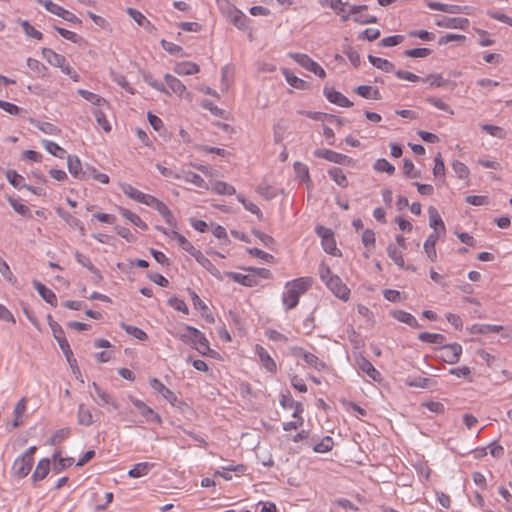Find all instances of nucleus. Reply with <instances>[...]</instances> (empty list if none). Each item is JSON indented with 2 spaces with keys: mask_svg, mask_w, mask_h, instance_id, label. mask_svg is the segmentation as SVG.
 <instances>
[{
  "mask_svg": "<svg viewBox=\"0 0 512 512\" xmlns=\"http://www.w3.org/2000/svg\"><path fill=\"white\" fill-rule=\"evenodd\" d=\"M60 216L66 221L68 225H70L71 227L78 228L81 235H85V228L83 227L81 221L78 218L72 216L67 212L60 214Z\"/></svg>",
  "mask_w": 512,
  "mask_h": 512,
  "instance_id": "nucleus-54",
  "label": "nucleus"
},
{
  "mask_svg": "<svg viewBox=\"0 0 512 512\" xmlns=\"http://www.w3.org/2000/svg\"><path fill=\"white\" fill-rule=\"evenodd\" d=\"M393 318L397 319L399 322L405 323L412 328H420V324L417 319L410 313L403 310H394L391 312Z\"/></svg>",
  "mask_w": 512,
  "mask_h": 512,
  "instance_id": "nucleus-21",
  "label": "nucleus"
},
{
  "mask_svg": "<svg viewBox=\"0 0 512 512\" xmlns=\"http://www.w3.org/2000/svg\"><path fill=\"white\" fill-rule=\"evenodd\" d=\"M121 327L126 331L127 334L135 337L138 340L144 341L148 338L147 334L140 328L121 323Z\"/></svg>",
  "mask_w": 512,
  "mask_h": 512,
  "instance_id": "nucleus-46",
  "label": "nucleus"
},
{
  "mask_svg": "<svg viewBox=\"0 0 512 512\" xmlns=\"http://www.w3.org/2000/svg\"><path fill=\"white\" fill-rule=\"evenodd\" d=\"M281 405L285 408H295V411L293 413V417L296 418L298 417L302 412H303V407H302V404L301 403H295L293 399L291 398H285L283 397V399L281 400Z\"/></svg>",
  "mask_w": 512,
  "mask_h": 512,
  "instance_id": "nucleus-59",
  "label": "nucleus"
},
{
  "mask_svg": "<svg viewBox=\"0 0 512 512\" xmlns=\"http://www.w3.org/2000/svg\"><path fill=\"white\" fill-rule=\"evenodd\" d=\"M403 54L412 58H424L431 54V50L428 48H414L405 50Z\"/></svg>",
  "mask_w": 512,
  "mask_h": 512,
  "instance_id": "nucleus-61",
  "label": "nucleus"
},
{
  "mask_svg": "<svg viewBox=\"0 0 512 512\" xmlns=\"http://www.w3.org/2000/svg\"><path fill=\"white\" fill-rule=\"evenodd\" d=\"M33 286L44 301L54 307L57 306V297L51 289L47 288L44 284L36 280L33 281Z\"/></svg>",
  "mask_w": 512,
  "mask_h": 512,
  "instance_id": "nucleus-17",
  "label": "nucleus"
},
{
  "mask_svg": "<svg viewBox=\"0 0 512 512\" xmlns=\"http://www.w3.org/2000/svg\"><path fill=\"white\" fill-rule=\"evenodd\" d=\"M331 9H333L338 15H341L342 21H347L349 19V14L345 12V6L347 3L342 0H325Z\"/></svg>",
  "mask_w": 512,
  "mask_h": 512,
  "instance_id": "nucleus-41",
  "label": "nucleus"
},
{
  "mask_svg": "<svg viewBox=\"0 0 512 512\" xmlns=\"http://www.w3.org/2000/svg\"><path fill=\"white\" fill-rule=\"evenodd\" d=\"M150 386L159 394H161L170 404L173 406L178 402V398L176 394L167 388L160 380L157 378H152L150 380Z\"/></svg>",
  "mask_w": 512,
  "mask_h": 512,
  "instance_id": "nucleus-13",
  "label": "nucleus"
},
{
  "mask_svg": "<svg viewBox=\"0 0 512 512\" xmlns=\"http://www.w3.org/2000/svg\"><path fill=\"white\" fill-rule=\"evenodd\" d=\"M332 293L341 300L347 301L349 299L350 290L342 282L339 276L330 279V282L326 285Z\"/></svg>",
  "mask_w": 512,
  "mask_h": 512,
  "instance_id": "nucleus-9",
  "label": "nucleus"
},
{
  "mask_svg": "<svg viewBox=\"0 0 512 512\" xmlns=\"http://www.w3.org/2000/svg\"><path fill=\"white\" fill-rule=\"evenodd\" d=\"M429 212V225L434 229V231H438L440 228L442 231H445V225L443 220L441 219L438 211L434 207H430L428 209Z\"/></svg>",
  "mask_w": 512,
  "mask_h": 512,
  "instance_id": "nucleus-37",
  "label": "nucleus"
},
{
  "mask_svg": "<svg viewBox=\"0 0 512 512\" xmlns=\"http://www.w3.org/2000/svg\"><path fill=\"white\" fill-rule=\"evenodd\" d=\"M256 191L266 200L273 199L277 195L276 190L267 184H260Z\"/></svg>",
  "mask_w": 512,
  "mask_h": 512,
  "instance_id": "nucleus-58",
  "label": "nucleus"
},
{
  "mask_svg": "<svg viewBox=\"0 0 512 512\" xmlns=\"http://www.w3.org/2000/svg\"><path fill=\"white\" fill-rule=\"evenodd\" d=\"M324 95L329 102L336 104L338 106H341V107L353 106V102H351L346 96H344L339 91H336L334 88L325 86Z\"/></svg>",
  "mask_w": 512,
  "mask_h": 512,
  "instance_id": "nucleus-11",
  "label": "nucleus"
},
{
  "mask_svg": "<svg viewBox=\"0 0 512 512\" xmlns=\"http://www.w3.org/2000/svg\"><path fill=\"white\" fill-rule=\"evenodd\" d=\"M373 168L378 172H386L389 175L395 172V167L384 158L378 159L374 163Z\"/></svg>",
  "mask_w": 512,
  "mask_h": 512,
  "instance_id": "nucleus-51",
  "label": "nucleus"
},
{
  "mask_svg": "<svg viewBox=\"0 0 512 512\" xmlns=\"http://www.w3.org/2000/svg\"><path fill=\"white\" fill-rule=\"evenodd\" d=\"M387 254L389 258L401 269L405 268V262L402 252L394 245L390 244L387 247Z\"/></svg>",
  "mask_w": 512,
  "mask_h": 512,
  "instance_id": "nucleus-33",
  "label": "nucleus"
},
{
  "mask_svg": "<svg viewBox=\"0 0 512 512\" xmlns=\"http://www.w3.org/2000/svg\"><path fill=\"white\" fill-rule=\"evenodd\" d=\"M78 423L83 426H90L93 423L91 410L84 404H80L77 413Z\"/></svg>",
  "mask_w": 512,
  "mask_h": 512,
  "instance_id": "nucleus-32",
  "label": "nucleus"
},
{
  "mask_svg": "<svg viewBox=\"0 0 512 512\" xmlns=\"http://www.w3.org/2000/svg\"><path fill=\"white\" fill-rule=\"evenodd\" d=\"M50 471V460L47 458L41 459L32 474V480L34 482L43 480Z\"/></svg>",
  "mask_w": 512,
  "mask_h": 512,
  "instance_id": "nucleus-26",
  "label": "nucleus"
},
{
  "mask_svg": "<svg viewBox=\"0 0 512 512\" xmlns=\"http://www.w3.org/2000/svg\"><path fill=\"white\" fill-rule=\"evenodd\" d=\"M154 466L155 464L150 462L137 463L128 471V476L130 478H140L146 476Z\"/></svg>",
  "mask_w": 512,
  "mask_h": 512,
  "instance_id": "nucleus-23",
  "label": "nucleus"
},
{
  "mask_svg": "<svg viewBox=\"0 0 512 512\" xmlns=\"http://www.w3.org/2000/svg\"><path fill=\"white\" fill-rule=\"evenodd\" d=\"M322 246L326 253L334 256L337 255L336 252L338 251V249L336 247V242L332 235H324L322 237Z\"/></svg>",
  "mask_w": 512,
  "mask_h": 512,
  "instance_id": "nucleus-48",
  "label": "nucleus"
},
{
  "mask_svg": "<svg viewBox=\"0 0 512 512\" xmlns=\"http://www.w3.org/2000/svg\"><path fill=\"white\" fill-rule=\"evenodd\" d=\"M357 365L359 369L365 373L368 377H370L374 381H378L380 379V372L373 366V364L364 357H361L357 360Z\"/></svg>",
  "mask_w": 512,
  "mask_h": 512,
  "instance_id": "nucleus-18",
  "label": "nucleus"
},
{
  "mask_svg": "<svg viewBox=\"0 0 512 512\" xmlns=\"http://www.w3.org/2000/svg\"><path fill=\"white\" fill-rule=\"evenodd\" d=\"M231 22L240 30H244L247 28V24L249 19L245 14H243L239 10H235L233 14H231Z\"/></svg>",
  "mask_w": 512,
  "mask_h": 512,
  "instance_id": "nucleus-43",
  "label": "nucleus"
},
{
  "mask_svg": "<svg viewBox=\"0 0 512 512\" xmlns=\"http://www.w3.org/2000/svg\"><path fill=\"white\" fill-rule=\"evenodd\" d=\"M452 167L458 178L465 179L468 177L469 170L464 163L456 160L453 162Z\"/></svg>",
  "mask_w": 512,
  "mask_h": 512,
  "instance_id": "nucleus-64",
  "label": "nucleus"
},
{
  "mask_svg": "<svg viewBox=\"0 0 512 512\" xmlns=\"http://www.w3.org/2000/svg\"><path fill=\"white\" fill-rule=\"evenodd\" d=\"M53 457L55 460L58 458V461L54 464L53 467L56 473H60L65 468L71 466L74 462L73 458H61L60 452H56Z\"/></svg>",
  "mask_w": 512,
  "mask_h": 512,
  "instance_id": "nucleus-49",
  "label": "nucleus"
},
{
  "mask_svg": "<svg viewBox=\"0 0 512 512\" xmlns=\"http://www.w3.org/2000/svg\"><path fill=\"white\" fill-rule=\"evenodd\" d=\"M200 70L196 63L190 61H184L177 63L174 67V72L178 75H193L198 73Z\"/></svg>",
  "mask_w": 512,
  "mask_h": 512,
  "instance_id": "nucleus-24",
  "label": "nucleus"
},
{
  "mask_svg": "<svg viewBox=\"0 0 512 512\" xmlns=\"http://www.w3.org/2000/svg\"><path fill=\"white\" fill-rule=\"evenodd\" d=\"M164 79L166 84L172 90L173 93L179 96H183V94L186 92V86L175 76L166 74L164 76Z\"/></svg>",
  "mask_w": 512,
  "mask_h": 512,
  "instance_id": "nucleus-29",
  "label": "nucleus"
},
{
  "mask_svg": "<svg viewBox=\"0 0 512 512\" xmlns=\"http://www.w3.org/2000/svg\"><path fill=\"white\" fill-rule=\"evenodd\" d=\"M303 360L318 371H321L323 368H325V363L312 353L305 352L303 354Z\"/></svg>",
  "mask_w": 512,
  "mask_h": 512,
  "instance_id": "nucleus-47",
  "label": "nucleus"
},
{
  "mask_svg": "<svg viewBox=\"0 0 512 512\" xmlns=\"http://www.w3.org/2000/svg\"><path fill=\"white\" fill-rule=\"evenodd\" d=\"M313 279L311 277H300L286 283V292L282 296V302L287 310L295 308L299 303L301 295L311 287Z\"/></svg>",
  "mask_w": 512,
  "mask_h": 512,
  "instance_id": "nucleus-1",
  "label": "nucleus"
},
{
  "mask_svg": "<svg viewBox=\"0 0 512 512\" xmlns=\"http://www.w3.org/2000/svg\"><path fill=\"white\" fill-rule=\"evenodd\" d=\"M299 65L308 71H313V68L318 64L312 60L308 55L301 53H294L290 55Z\"/></svg>",
  "mask_w": 512,
  "mask_h": 512,
  "instance_id": "nucleus-35",
  "label": "nucleus"
},
{
  "mask_svg": "<svg viewBox=\"0 0 512 512\" xmlns=\"http://www.w3.org/2000/svg\"><path fill=\"white\" fill-rule=\"evenodd\" d=\"M45 9L61 18H63L64 20L68 21V22H72V23H76V24H80L81 21L80 19L74 15L73 13H71L70 11L64 9L63 7H61L60 5L58 4H55L53 2H47L45 4Z\"/></svg>",
  "mask_w": 512,
  "mask_h": 512,
  "instance_id": "nucleus-10",
  "label": "nucleus"
},
{
  "mask_svg": "<svg viewBox=\"0 0 512 512\" xmlns=\"http://www.w3.org/2000/svg\"><path fill=\"white\" fill-rule=\"evenodd\" d=\"M67 165L68 170L71 173L72 176L75 178H78L80 180L83 179V167L81 164L80 159L75 155H68L67 156Z\"/></svg>",
  "mask_w": 512,
  "mask_h": 512,
  "instance_id": "nucleus-20",
  "label": "nucleus"
},
{
  "mask_svg": "<svg viewBox=\"0 0 512 512\" xmlns=\"http://www.w3.org/2000/svg\"><path fill=\"white\" fill-rule=\"evenodd\" d=\"M333 445V439L330 436H326L314 446V451L317 453H326L332 450Z\"/></svg>",
  "mask_w": 512,
  "mask_h": 512,
  "instance_id": "nucleus-52",
  "label": "nucleus"
},
{
  "mask_svg": "<svg viewBox=\"0 0 512 512\" xmlns=\"http://www.w3.org/2000/svg\"><path fill=\"white\" fill-rule=\"evenodd\" d=\"M238 200H239V202H241L244 205L246 210H248L252 214H255L259 219L262 218L263 214H262L260 208L256 204H254L250 201H247L243 196H240V195L238 196Z\"/></svg>",
  "mask_w": 512,
  "mask_h": 512,
  "instance_id": "nucleus-62",
  "label": "nucleus"
},
{
  "mask_svg": "<svg viewBox=\"0 0 512 512\" xmlns=\"http://www.w3.org/2000/svg\"><path fill=\"white\" fill-rule=\"evenodd\" d=\"M427 6L432 10L442 11L450 14H470V7L468 6L451 5L434 1L427 2Z\"/></svg>",
  "mask_w": 512,
  "mask_h": 512,
  "instance_id": "nucleus-8",
  "label": "nucleus"
},
{
  "mask_svg": "<svg viewBox=\"0 0 512 512\" xmlns=\"http://www.w3.org/2000/svg\"><path fill=\"white\" fill-rule=\"evenodd\" d=\"M174 178L183 179L185 182L192 183L199 188L206 186L205 180L199 174L192 171H183L182 174H175Z\"/></svg>",
  "mask_w": 512,
  "mask_h": 512,
  "instance_id": "nucleus-22",
  "label": "nucleus"
},
{
  "mask_svg": "<svg viewBox=\"0 0 512 512\" xmlns=\"http://www.w3.org/2000/svg\"><path fill=\"white\" fill-rule=\"evenodd\" d=\"M21 26L28 37H32L37 40H41L43 38V34L36 30L27 20L22 21Z\"/></svg>",
  "mask_w": 512,
  "mask_h": 512,
  "instance_id": "nucleus-57",
  "label": "nucleus"
},
{
  "mask_svg": "<svg viewBox=\"0 0 512 512\" xmlns=\"http://www.w3.org/2000/svg\"><path fill=\"white\" fill-rule=\"evenodd\" d=\"M133 405L137 408L142 416H144L148 421L161 423V417L155 413L149 406H147L143 401L139 399L132 398Z\"/></svg>",
  "mask_w": 512,
  "mask_h": 512,
  "instance_id": "nucleus-14",
  "label": "nucleus"
},
{
  "mask_svg": "<svg viewBox=\"0 0 512 512\" xmlns=\"http://www.w3.org/2000/svg\"><path fill=\"white\" fill-rule=\"evenodd\" d=\"M75 259L81 266L87 268L91 273H93L94 282L99 283L103 279L100 270L93 265L88 256L76 251Z\"/></svg>",
  "mask_w": 512,
  "mask_h": 512,
  "instance_id": "nucleus-15",
  "label": "nucleus"
},
{
  "mask_svg": "<svg viewBox=\"0 0 512 512\" xmlns=\"http://www.w3.org/2000/svg\"><path fill=\"white\" fill-rule=\"evenodd\" d=\"M200 334L201 332L198 329L189 325H183L182 327L178 328L175 336L184 343L195 346L197 345V338Z\"/></svg>",
  "mask_w": 512,
  "mask_h": 512,
  "instance_id": "nucleus-5",
  "label": "nucleus"
},
{
  "mask_svg": "<svg viewBox=\"0 0 512 512\" xmlns=\"http://www.w3.org/2000/svg\"><path fill=\"white\" fill-rule=\"evenodd\" d=\"M438 238H439L438 231H434L433 233H431L428 236L427 240L424 243V250H425L428 258H430L432 261H435L436 257H437L435 245L438 241Z\"/></svg>",
  "mask_w": 512,
  "mask_h": 512,
  "instance_id": "nucleus-27",
  "label": "nucleus"
},
{
  "mask_svg": "<svg viewBox=\"0 0 512 512\" xmlns=\"http://www.w3.org/2000/svg\"><path fill=\"white\" fill-rule=\"evenodd\" d=\"M403 41H404L403 35H393V36H388V37L383 38L379 42L378 45L382 46V47H393V46H396V45L402 43Z\"/></svg>",
  "mask_w": 512,
  "mask_h": 512,
  "instance_id": "nucleus-60",
  "label": "nucleus"
},
{
  "mask_svg": "<svg viewBox=\"0 0 512 512\" xmlns=\"http://www.w3.org/2000/svg\"><path fill=\"white\" fill-rule=\"evenodd\" d=\"M256 353L257 355L259 356V359L262 363V365L265 367V369L269 372H275L276 371V363L275 361L271 358V356L269 355V353L267 352V350L262 347L261 345H256Z\"/></svg>",
  "mask_w": 512,
  "mask_h": 512,
  "instance_id": "nucleus-19",
  "label": "nucleus"
},
{
  "mask_svg": "<svg viewBox=\"0 0 512 512\" xmlns=\"http://www.w3.org/2000/svg\"><path fill=\"white\" fill-rule=\"evenodd\" d=\"M93 114L98 125L101 126L105 132H110L111 126L106 118L105 113L99 108H97L93 111Z\"/></svg>",
  "mask_w": 512,
  "mask_h": 512,
  "instance_id": "nucleus-55",
  "label": "nucleus"
},
{
  "mask_svg": "<svg viewBox=\"0 0 512 512\" xmlns=\"http://www.w3.org/2000/svg\"><path fill=\"white\" fill-rule=\"evenodd\" d=\"M355 93L366 99L380 100L381 94L377 88H373L370 85H360L355 88Z\"/></svg>",
  "mask_w": 512,
  "mask_h": 512,
  "instance_id": "nucleus-28",
  "label": "nucleus"
},
{
  "mask_svg": "<svg viewBox=\"0 0 512 512\" xmlns=\"http://www.w3.org/2000/svg\"><path fill=\"white\" fill-rule=\"evenodd\" d=\"M439 357L448 364H455L459 361L462 353V346L457 343L442 345L439 348Z\"/></svg>",
  "mask_w": 512,
  "mask_h": 512,
  "instance_id": "nucleus-2",
  "label": "nucleus"
},
{
  "mask_svg": "<svg viewBox=\"0 0 512 512\" xmlns=\"http://www.w3.org/2000/svg\"><path fill=\"white\" fill-rule=\"evenodd\" d=\"M314 155L317 158L325 159L336 164L349 165L353 162L352 158L330 149H316Z\"/></svg>",
  "mask_w": 512,
  "mask_h": 512,
  "instance_id": "nucleus-3",
  "label": "nucleus"
},
{
  "mask_svg": "<svg viewBox=\"0 0 512 512\" xmlns=\"http://www.w3.org/2000/svg\"><path fill=\"white\" fill-rule=\"evenodd\" d=\"M33 460L27 457H17L12 466L13 476L22 479L25 478L31 471Z\"/></svg>",
  "mask_w": 512,
  "mask_h": 512,
  "instance_id": "nucleus-6",
  "label": "nucleus"
},
{
  "mask_svg": "<svg viewBox=\"0 0 512 512\" xmlns=\"http://www.w3.org/2000/svg\"><path fill=\"white\" fill-rule=\"evenodd\" d=\"M328 175L341 187L348 186V180L343 170L338 167H333L328 170Z\"/></svg>",
  "mask_w": 512,
  "mask_h": 512,
  "instance_id": "nucleus-39",
  "label": "nucleus"
},
{
  "mask_svg": "<svg viewBox=\"0 0 512 512\" xmlns=\"http://www.w3.org/2000/svg\"><path fill=\"white\" fill-rule=\"evenodd\" d=\"M6 178L9 183L17 189H21L23 188V185H26L24 183V177L18 174L15 170H8L6 172Z\"/></svg>",
  "mask_w": 512,
  "mask_h": 512,
  "instance_id": "nucleus-44",
  "label": "nucleus"
},
{
  "mask_svg": "<svg viewBox=\"0 0 512 512\" xmlns=\"http://www.w3.org/2000/svg\"><path fill=\"white\" fill-rule=\"evenodd\" d=\"M70 434L69 428H62L57 430L50 438V444L56 445L65 440Z\"/></svg>",
  "mask_w": 512,
  "mask_h": 512,
  "instance_id": "nucleus-63",
  "label": "nucleus"
},
{
  "mask_svg": "<svg viewBox=\"0 0 512 512\" xmlns=\"http://www.w3.org/2000/svg\"><path fill=\"white\" fill-rule=\"evenodd\" d=\"M42 55L49 64L55 67H62L66 62V58L63 55L56 53L50 48H43Z\"/></svg>",
  "mask_w": 512,
  "mask_h": 512,
  "instance_id": "nucleus-25",
  "label": "nucleus"
},
{
  "mask_svg": "<svg viewBox=\"0 0 512 512\" xmlns=\"http://www.w3.org/2000/svg\"><path fill=\"white\" fill-rule=\"evenodd\" d=\"M435 24L438 27L448 28V29H466L469 25V20L467 18L461 17H441L437 19Z\"/></svg>",
  "mask_w": 512,
  "mask_h": 512,
  "instance_id": "nucleus-7",
  "label": "nucleus"
},
{
  "mask_svg": "<svg viewBox=\"0 0 512 512\" xmlns=\"http://www.w3.org/2000/svg\"><path fill=\"white\" fill-rule=\"evenodd\" d=\"M78 94L96 106H102L106 103L103 97L85 89H79Z\"/></svg>",
  "mask_w": 512,
  "mask_h": 512,
  "instance_id": "nucleus-40",
  "label": "nucleus"
},
{
  "mask_svg": "<svg viewBox=\"0 0 512 512\" xmlns=\"http://www.w3.org/2000/svg\"><path fill=\"white\" fill-rule=\"evenodd\" d=\"M30 123L45 134L56 135L60 130L52 123L30 119Z\"/></svg>",
  "mask_w": 512,
  "mask_h": 512,
  "instance_id": "nucleus-34",
  "label": "nucleus"
},
{
  "mask_svg": "<svg viewBox=\"0 0 512 512\" xmlns=\"http://www.w3.org/2000/svg\"><path fill=\"white\" fill-rule=\"evenodd\" d=\"M403 173L407 178H419L420 171L415 170V166L410 159H404Z\"/></svg>",
  "mask_w": 512,
  "mask_h": 512,
  "instance_id": "nucleus-56",
  "label": "nucleus"
},
{
  "mask_svg": "<svg viewBox=\"0 0 512 512\" xmlns=\"http://www.w3.org/2000/svg\"><path fill=\"white\" fill-rule=\"evenodd\" d=\"M284 75H285L287 83L290 86L297 88V89H306L307 83L304 80L298 78L297 76L293 75L292 73H290L287 70L284 71Z\"/></svg>",
  "mask_w": 512,
  "mask_h": 512,
  "instance_id": "nucleus-50",
  "label": "nucleus"
},
{
  "mask_svg": "<svg viewBox=\"0 0 512 512\" xmlns=\"http://www.w3.org/2000/svg\"><path fill=\"white\" fill-rule=\"evenodd\" d=\"M44 148L53 156H56L58 158H64L66 155V151L60 147L57 143L49 141V140H43L42 141Z\"/></svg>",
  "mask_w": 512,
  "mask_h": 512,
  "instance_id": "nucleus-42",
  "label": "nucleus"
},
{
  "mask_svg": "<svg viewBox=\"0 0 512 512\" xmlns=\"http://www.w3.org/2000/svg\"><path fill=\"white\" fill-rule=\"evenodd\" d=\"M92 387L94 389L95 396L99 399L96 400L94 397V400L99 406H111L113 409H119V403L112 395L104 391L96 382L92 383Z\"/></svg>",
  "mask_w": 512,
  "mask_h": 512,
  "instance_id": "nucleus-4",
  "label": "nucleus"
},
{
  "mask_svg": "<svg viewBox=\"0 0 512 512\" xmlns=\"http://www.w3.org/2000/svg\"><path fill=\"white\" fill-rule=\"evenodd\" d=\"M127 13L139 26L146 27L147 25H150L149 20H147V18L140 11L133 8H128Z\"/></svg>",
  "mask_w": 512,
  "mask_h": 512,
  "instance_id": "nucleus-53",
  "label": "nucleus"
},
{
  "mask_svg": "<svg viewBox=\"0 0 512 512\" xmlns=\"http://www.w3.org/2000/svg\"><path fill=\"white\" fill-rule=\"evenodd\" d=\"M121 190L129 198L145 205L148 204L152 197V195L145 194L140 190L136 189L135 187H133L131 184L127 183L121 184Z\"/></svg>",
  "mask_w": 512,
  "mask_h": 512,
  "instance_id": "nucleus-12",
  "label": "nucleus"
},
{
  "mask_svg": "<svg viewBox=\"0 0 512 512\" xmlns=\"http://www.w3.org/2000/svg\"><path fill=\"white\" fill-rule=\"evenodd\" d=\"M119 211H120V214L125 219L130 221L133 225L139 227L142 230H147L148 229L147 224L144 221H142V219L137 214H135V213H133V212H131L128 209H125V208H120Z\"/></svg>",
  "mask_w": 512,
  "mask_h": 512,
  "instance_id": "nucleus-31",
  "label": "nucleus"
},
{
  "mask_svg": "<svg viewBox=\"0 0 512 512\" xmlns=\"http://www.w3.org/2000/svg\"><path fill=\"white\" fill-rule=\"evenodd\" d=\"M227 276L233 281L240 283L247 287H253L258 284V279L255 273L252 274H241L237 272H228Z\"/></svg>",
  "mask_w": 512,
  "mask_h": 512,
  "instance_id": "nucleus-16",
  "label": "nucleus"
},
{
  "mask_svg": "<svg viewBox=\"0 0 512 512\" xmlns=\"http://www.w3.org/2000/svg\"><path fill=\"white\" fill-rule=\"evenodd\" d=\"M368 60L374 67H376L382 71H385V72L395 71L394 64L386 59L376 57L373 55H369Z\"/></svg>",
  "mask_w": 512,
  "mask_h": 512,
  "instance_id": "nucleus-30",
  "label": "nucleus"
},
{
  "mask_svg": "<svg viewBox=\"0 0 512 512\" xmlns=\"http://www.w3.org/2000/svg\"><path fill=\"white\" fill-rule=\"evenodd\" d=\"M418 339L422 342L442 345L445 342V336L439 333L421 332Z\"/></svg>",
  "mask_w": 512,
  "mask_h": 512,
  "instance_id": "nucleus-36",
  "label": "nucleus"
},
{
  "mask_svg": "<svg viewBox=\"0 0 512 512\" xmlns=\"http://www.w3.org/2000/svg\"><path fill=\"white\" fill-rule=\"evenodd\" d=\"M193 348L197 349L199 353L202 355H209L210 353L214 352L210 346L209 341L205 337V335L201 332L199 337L197 338V345L192 346Z\"/></svg>",
  "mask_w": 512,
  "mask_h": 512,
  "instance_id": "nucleus-45",
  "label": "nucleus"
},
{
  "mask_svg": "<svg viewBox=\"0 0 512 512\" xmlns=\"http://www.w3.org/2000/svg\"><path fill=\"white\" fill-rule=\"evenodd\" d=\"M503 329L501 325H491V324H474L472 326V333L477 334H488V333H498Z\"/></svg>",
  "mask_w": 512,
  "mask_h": 512,
  "instance_id": "nucleus-38",
  "label": "nucleus"
}]
</instances>
